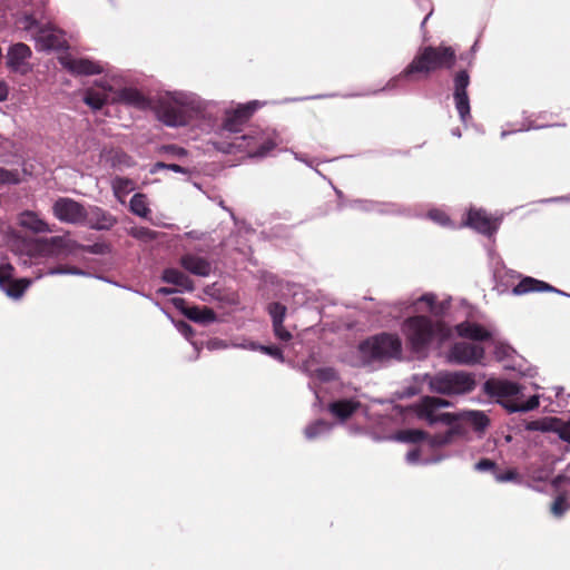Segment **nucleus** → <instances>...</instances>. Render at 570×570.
Here are the masks:
<instances>
[{"instance_id":"nucleus-49","label":"nucleus","mask_w":570,"mask_h":570,"mask_svg":"<svg viewBox=\"0 0 570 570\" xmlns=\"http://www.w3.org/2000/svg\"><path fill=\"white\" fill-rule=\"evenodd\" d=\"M178 331L185 335L186 337L190 336L193 334V328L189 324L185 323V322H180L178 325Z\"/></svg>"},{"instance_id":"nucleus-15","label":"nucleus","mask_w":570,"mask_h":570,"mask_svg":"<svg viewBox=\"0 0 570 570\" xmlns=\"http://www.w3.org/2000/svg\"><path fill=\"white\" fill-rule=\"evenodd\" d=\"M258 106L259 101L254 100L245 106H239L233 111L226 112L223 121V129L229 132H239L242 130V126L249 119Z\"/></svg>"},{"instance_id":"nucleus-31","label":"nucleus","mask_w":570,"mask_h":570,"mask_svg":"<svg viewBox=\"0 0 570 570\" xmlns=\"http://www.w3.org/2000/svg\"><path fill=\"white\" fill-rule=\"evenodd\" d=\"M559 424V419L544 417L541 420H533L527 423L525 430L528 431H542V432H554L556 425Z\"/></svg>"},{"instance_id":"nucleus-46","label":"nucleus","mask_w":570,"mask_h":570,"mask_svg":"<svg viewBox=\"0 0 570 570\" xmlns=\"http://www.w3.org/2000/svg\"><path fill=\"white\" fill-rule=\"evenodd\" d=\"M429 217L440 225H446L449 222L448 216L443 212L438 209L431 210L429 213Z\"/></svg>"},{"instance_id":"nucleus-23","label":"nucleus","mask_w":570,"mask_h":570,"mask_svg":"<svg viewBox=\"0 0 570 570\" xmlns=\"http://www.w3.org/2000/svg\"><path fill=\"white\" fill-rule=\"evenodd\" d=\"M111 101L124 102L126 105L134 106L140 109H144L147 106V100L144 97V95L134 88H124L121 90L114 92Z\"/></svg>"},{"instance_id":"nucleus-48","label":"nucleus","mask_w":570,"mask_h":570,"mask_svg":"<svg viewBox=\"0 0 570 570\" xmlns=\"http://www.w3.org/2000/svg\"><path fill=\"white\" fill-rule=\"evenodd\" d=\"M420 460V451L414 449V450H411L407 454H406V461L407 463L410 464H414V463H417Z\"/></svg>"},{"instance_id":"nucleus-41","label":"nucleus","mask_w":570,"mask_h":570,"mask_svg":"<svg viewBox=\"0 0 570 570\" xmlns=\"http://www.w3.org/2000/svg\"><path fill=\"white\" fill-rule=\"evenodd\" d=\"M474 469L479 472H492L494 475L497 472V464L490 459H481L475 463Z\"/></svg>"},{"instance_id":"nucleus-3","label":"nucleus","mask_w":570,"mask_h":570,"mask_svg":"<svg viewBox=\"0 0 570 570\" xmlns=\"http://www.w3.org/2000/svg\"><path fill=\"white\" fill-rule=\"evenodd\" d=\"M456 59L455 50L448 46H426L421 48L407 67L386 83V89H394L401 79L413 80L416 75L428 77L438 69H450Z\"/></svg>"},{"instance_id":"nucleus-8","label":"nucleus","mask_w":570,"mask_h":570,"mask_svg":"<svg viewBox=\"0 0 570 570\" xmlns=\"http://www.w3.org/2000/svg\"><path fill=\"white\" fill-rule=\"evenodd\" d=\"M191 98L183 92L166 94L160 97L157 105V116L169 127H179L187 124Z\"/></svg>"},{"instance_id":"nucleus-34","label":"nucleus","mask_w":570,"mask_h":570,"mask_svg":"<svg viewBox=\"0 0 570 570\" xmlns=\"http://www.w3.org/2000/svg\"><path fill=\"white\" fill-rule=\"evenodd\" d=\"M303 370L311 375L316 376L318 380L323 382H330L337 377L336 371L333 367H321L316 368L314 372L309 371L308 363L305 362L303 364Z\"/></svg>"},{"instance_id":"nucleus-16","label":"nucleus","mask_w":570,"mask_h":570,"mask_svg":"<svg viewBox=\"0 0 570 570\" xmlns=\"http://www.w3.org/2000/svg\"><path fill=\"white\" fill-rule=\"evenodd\" d=\"M85 224L91 229L109 230L117 224V218L100 207L89 206Z\"/></svg>"},{"instance_id":"nucleus-21","label":"nucleus","mask_w":570,"mask_h":570,"mask_svg":"<svg viewBox=\"0 0 570 570\" xmlns=\"http://www.w3.org/2000/svg\"><path fill=\"white\" fill-rule=\"evenodd\" d=\"M99 87V89H87L83 97V101L94 110H99L107 102L111 101L110 94L112 92V88L106 82H101Z\"/></svg>"},{"instance_id":"nucleus-10","label":"nucleus","mask_w":570,"mask_h":570,"mask_svg":"<svg viewBox=\"0 0 570 570\" xmlns=\"http://www.w3.org/2000/svg\"><path fill=\"white\" fill-rule=\"evenodd\" d=\"M73 242L63 236L50 238H39L26 244V255L20 256L23 265H28L30 259L36 256H59L71 250Z\"/></svg>"},{"instance_id":"nucleus-32","label":"nucleus","mask_w":570,"mask_h":570,"mask_svg":"<svg viewBox=\"0 0 570 570\" xmlns=\"http://www.w3.org/2000/svg\"><path fill=\"white\" fill-rule=\"evenodd\" d=\"M111 186L115 196L122 203V197L134 189V181L125 177H116Z\"/></svg>"},{"instance_id":"nucleus-42","label":"nucleus","mask_w":570,"mask_h":570,"mask_svg":"<svg viewBox=\"0 0 570 570\" xmlns=\"http://www.w3.org/2000/svg\"><path fill=\"white\" fill-rule=\"evenodd\" d=\"M273 331H274V334L275 336L283 341V342H288L291 338H292V334L289 331H287L285 327H284V324L281 323V324H274L273 325Z\"/></svg>"},{"instance_id":"nucleus-28","label":"nucleus","mask_w":570,"mask_h":570,"mask_svg":"<svg viewBox=\"0 0 570 570\" xmlns=\"http://www.w3.org/2000/svg\"><path fill=\"white\" fill-rule=\"evenodd\" d=\"M20 225L35 233H51L49 225L32 212H26L20 216Z\"/></svg>"},{"instance_id":"nucleus-24","label":"nucleus","mask_w":570,"mask_h":570,"mask_svg":"<svg viewBox=\"0 0 570 570\" xmlns=\"http://www.w3.org/2000/svg\"><path fill=\"white\" fill-rule=\"evenodd\" d=\"M556 292L559 294H563L561 291L554 288L553 286L549 285L548 283H544L542 281H538L532 277H524L513 289V294L515 295H522L530 292Z\"/></svg>"},{"instance_id":"nucleus-29","label":"nucleus","mask_w":570,"mask_h":570,"mask_svg":"<svg viewBox=\"0 0 570 570\" xmlns=\"http://www.w3.org/2000/svg\"><path fill=\"white\" fill-rule=\"evenodd\" d=\"M129 209L134 215L141 218H148L151 213L147 202V196L140 193H137L131 197L129 202Z\"/></svg>"},{"instance_id":"nucleus-18","label":"nucleus","mask_w":570,"mask_h":570,"mask_svg":"<svg viewBox=\"0 0 570 570\" xmlns=\"http://www.w3.org/2000/svg\"><path fill=\"white\" fill-rule=\"evenodd\" d=\"M31 49L23 42L12 45L7 52V66L12 71H23L27 61L31 58Z\"/></svg>"},{"instance_id":"nucleus-22","label":"nucleus","mask_w":570,"mask_h":570,"mask_svg":"<svg viewBox=\"0 0 570 570\" xmlns=\"http://www.w3.org/2000/svg\"><path fill=\"white\" fill-rule=\"evenodd\" d=\"M161 279L165 283L177 286L178 292H193L195 286L193 279L184 272L177 268H166L163 272Z\"/></svg>"},{"instance_id":"nucleus-12","label":"nucleus","mask_w":570,"mask_h":570,"mask_svg":"<svg viewBox=\"0 0 570 570\" xmlns=\"http://www.w3.org/2000/svg\"><path fill=\"white\" fill-rule=\"evenodd\" d=\"M52 212L58 220L72 225L85 224L87 217V208L68 197L58 198L52 206Z\"/></svg>"},{"instance_id":"nucleus-13","label":"nucleus","mask_w":570,"mask_h":570,"mask_svg":"<svg viewBox=\"0 0 570 570\" xmlns=\"http://www.w3.org/2000/svg\"><path fill=\"white\" fill-rule=\"evenodd\" d=\"M30 278H13V267L10 264L0 265V288L11 298H20L31 284Z\"/></svg>"},{"instance_id":"nucleus-45","label":"nucleus","mask_w":570,"mask_h":570,"mask_svg":"<svg viewBox=\"0 0 570 570\" xmlns=\"http://www.w3.org/2000/svg\"><path fill=\"white\" fill-rule=\"evenodd\" d=\"M259 351H262L263 353H265L281 362L284 361L283 352L277 346H264L263 345V346H259Z\"/></svg>"},{"instance_id":"nucleus-37","label":"nucleus","mask_w":570,"mask_h":570,"mask_svg":"<svg viewBox=\"0 0 570 570\" xmlns=\"http://www.w3.org/2000/svg\"><path fill=\"white\" fill-rule=\"evenodd\" d=\"M48 275H86V273L73 266H57L47 272Z\"/></svg>"},{"instance_id":"nucleus-5","label":"nucleus","mask_w":570,"mask_h":570,"mask_svg":"<svg viewBox=\"0 0 570 570\" xmlns=\"http://www.w3.org/2000/svg\"><path fill=\"white\" fill-rule=\"evenodd\" d=\"M483 390L490 396L498 397L499 403L510 413L528 412L539 405L537 395L524 400L522 387L513 382L491 379L484 383Z\"/></svg>"},{"instance_id":"nucleus-33","label":"nucleus","mask_w":570,"mask_h":570,"mask_svg":"<svg viewBox=\"0 0 570 570\" xmlns=\"http://www.w3.org/2000/svg\"><path fill=\"white\" fill-rule=\"evenodd\" d=\"M128 234L137 240L150 243L158 237V233L147 227H131Z\"/></svg>"},{"instance_id":"nucleus-25","label":"nucleus","mask_w":570,"mask_h":570,"mask_svg":"<svg viewBox=\"0 0 570 570\" xmlns=\"http://www.w3.org/2000/svg\"><path fill=\"white\" fill-rule=\"evenodd\" d=\"M361 403L356 400H337L328 405V411L340 419L341 421L347 420L356 410H358Z\"/></svg>"},{"instance_id":"nucleus-54","label":"nucleus","mask_w":570,"mask_h":570,"mask_svg":"<svg viewBox=\"0 0 570 570\" xmlns=\"http://www.w3.org/2000/svg\"><path fill=\"white\" fill-rule=\"evenodd\" d=\"M259 346L258 344L254 343V342H249L248 344H244L242 345V347L244 348H249V350H259Z\"/></svg>"},{"instance_id":"nucleus-1","label":"nucleus","mask_w":570,"mask_h":570,"mask_svg":"<svg viewBox=\"0 0 570 570\" xmlns=\"http://www.w3.org/2000/svg\"><path fill=\"white\" fill-rule=\"evenodd\" d=\"M448 406H450L449 401L436 396H425L414 405V411L419 419L425 420L431 425L442 423L450 426L444 433H439L433 436L431 443L434 446L451 443L454 435L460 433L458 426H454L455 422H465L476 431L484 430L489 424L487 415L481 411L469 410L458 413L439 412L440 409Z\"/></svg>"},{"instance_id":"nucleus-40","label":"nucleus","mask_w":570,"mask_h":570,"mask_svg":"<svg viewBox=\"0 0 570 570\" xmlns=\"http://www.w3.org/2000/svg\"><path fill=\"white\" fill-rule=\"evenodd\" d=\"M568 509V504L563 497H558L551 505V513L556 518H561L566 510Z\"/></svg>"},{"instance_id":"nucleus-19","label":"nucleus","mask_w":570,"mask_h":570,"mask_svg":"<svg viewBox=\"0 0 570 570\" xmlns=\"http://www.w3.org/2000/svg\"><path fill=\"white\" fill-rule=\"evenodd\" d=\"M466 225L479 233L492 235L498 228V220L491 218L482 209H470Z\"/></svg>"},{"instance_id":"nucleus-43","label":"nucleus","mask_w":570,"mask_h":570,"mask_svg":"<svg viewBox=\"0 0 570 570\" xmlns=\"http://www.w3.org/2000/svg\"><path fill=\"white\" fill-rule=\"evenodd\" d=\"M494 478L498 482H510L517 481L519 479V475L514 470H508L503 473L497 470Z\"/></svg>"},{"instance_id":"nucleus-11","label":"nucleus","mask_w":570,"mask_h":570,"mask_svg":"<svg viewBox=\"0 0 570 570\" xmlns=\"http://www.w3.org/2000/svg\"><path fill=\"white\" fill-rule=\"evenodd\" d=\"M277 145L269 134L263 130H252L248 134L235 137L230 144L238 150H247L249 157H265Z\"/></svg>"},{"instance_id":"nucleus-14","label":"nucleus","mask_w":570,"mask_h":570,"mask_svg":"<svg viewBox=\"0 0 570 570\" xmlns=\"http://www.w3.org/2000/svg\"><path fill=\"white\" fill-rule=\"evenodd\" d=\"M470 83V77L465 70L459 71L454 76V101L462 122H466L470 116V101L466 89Z\"/></svg>"},{"instance_id":"nucleus-4","label":"nucleus","mask_w":570,"mask_h":570,"mask_svg":"<svg viewBox=\"0 0 570 570\" xmlns=\"http://www.w3.org/2000/svg\"><path fill=\"white\" fill-rule=\"evenodd\" d=\"M455 328L461 337L469 338L472 342H455L446 354L448 361L460 365H473L481 362L484 356V348L480 343L491 340L492 333L483 326L468 321L458 324Z\"/></svg>"},{"instance_id":"nucleus-52","label":"nucleus","mask_w":570,"mask_h":570,"mask_svg":"<svg viewBox=\"0 0 570 570\" xmlns=\"http://www.w3.org/2000/svg\"><path fill=\"white\" fill-rule=\"evenodd\" d=\"M8 97V87L4 82L0 81V101L6 100Z\"/></svg>"},{"instance_id":"nucleus-53","label":"nucleus","mask_w":570,"mask_h":570,"mask_svg":"<svg viewBox=\"0 0 570 570\" xmlns=\"http://www.w3.org/2000/svg\"><path fill=\"white\" fill-rule=\"evenodd\" d=\"M185 237L193 238V239H203L204 234L199 233L197 230H190L185 233Z\"/></svg>"},{"instance_id":"nucleus-7","label":"nucleus","mask_w":570,"mask_h":570,"mask_svg":"<svg viewBox=\"0 0 570 570\" xmlns=\"http://www.w3.org/2000/svg\"><path fill=\"white\" fill-rule=\"evenodd\" d=\"M402 344L397 336L380 334L363 341L357 347L360 365H370L401 355Z\"/></svg>"},{"instance_id":"nucleus-55","label":"nucleus","mask_w":570,"mask_h":570,"mask_svg":"<svg viewBox=\"0 0 570 570\" xmlns=\"http://www.w3.org/2000/svg\"><path fill=\"white\" fill-rule=\"evenodd\" d=\"M225 344L220 341H214L210 343V348H218V347H224Z\"/></svg>"},{"instance_id":"nucleus-38","label":"nucleus","mask_w":570,"mask_h":570,"mask_svg":"<svg viewBox=\"0 0 570 570\" xmlns=\"http://www.w3.org/2000/svg\"><path fill=\"white\" fill-rule=\"evenodd\" d=\"M513 353L514 350L511 346L501 342H495L494 354L498 360L503 361L505 358H510Z\"/></svg>"},{"instance_id":"nucleus-30","label":"nucleus","mask_w":570,"mask_h":570,"mask_svg":"<svg viewBox=\"0 0 570 570\" xmlns=\"http://www.w3.org/2000/svg\"><path fill=\"white\" fill-rule=\"evenodd\" d=\"M332 428V423L326 422L324 420H317L305 428L304 434L307 440H314L318 436L330 433Z\"/></svg>"},{"instance_id":"nucleus-47","label":"nucleus","mask_w":570,"mask_h":570,"mask_svg":"<svg viewBox=\"0 0 570 570\" xmlns=\"http://www.w3.org/2000/svg\"><path fill=\"white\" fill-rule=\"evenodd\" d=\"M155 168L156 169L157 168H167V169H170V170H173L175 173H180V174H187V171H188L186 168H184V167H181V166H179L177 164H169V165H167L165 163H157L155 165Z\"/></svg>"},{"instance_id":"nucleus-56","label":"nucleus","mask_w":570,"mask_h":570,"mask_svg":"<svg viewBox=\"0 0 570 570\" xmlns=\"http://www.w3.org/2000/svg\"><path fill=\"white\" fill-rule=\"evenodd\" d=\"M431 14H432V11H430L429 14L423 19V21L421 23V29H424L425 23H426L428 19L431 17Z\"/></svg>"},{"instance_id":"nucleus-57","label":"nucleus","mask_w":570,"mask_h":570,"mask_svg":"<svg viewBox=\"0 0 570 570\" xmlns=\"http://www.w3.org/2000/svg\"><path fill=\"white\" fill-rule=\"evenodd\" d=\"M453 135H455V136L460 137V136H461V132H460V130H453Z\"/></svg>"},{"instance_id":"nucleus-6","label":"nucleus","mask_w":570,"mask_h":570,"mask_svg":"<svg viewBox=\"0 0 570 570\" xmlns=\"http://www.w3.org/2000/svg\"><path fill=\"white\" fill-rule=\"evenodd\" d=\"M403 332L412 350L416 353L424 352L434 338L445 340L449 328L439 322L417 315L405 320Z\"/></svg>"},{"instance_id":"nucleus-20","label":"nucleus","mask_w":570,"mask_h":570,"mask_svg":"<svg viewBox=\"0 0 570 570\" xmlns=\"http://www.w3.org/2000/svg\"><path fill=\"white\" fill-rule=\"evenodd\" d=\"M62 66L76 75H97L102 72L100 65L82 58L63 57L61 59Z\"/></svg>"},{"instance_id":"nucleus-36","label":"nucleus","mask_w":570,"mask_h":570,"mask_svg":"<svg viewBox=\"0 0 570 570\" xmlns=\"http://www.w3.org/2000/svg\"><path fill=\"white\" fill-rule=\"evenodd\" d=\"M425 438V433L421 430H403L397 432L395 440L407 443H416Z\"/></svg>"},{"instance_id":"nucleus-17","label":"nucleus","mask_w":570,"mask_h":570,"mask_svg":"<svg viewBox=\"0 0 570 570\" xmlns=\"http://www.w3.org/2000/svg\"><path fill=\"white\" fill-rule=\"evenodd\" d=\"M179 264L185 271L200 277L209 276L213 271V265L207 258L193 253L181 255Z\"/></svg>"},{"instance_id":"nucleus-27","label":"nucleus","mask_w":570,"mask_h":570,"mask_svg":"<svg viewBox=\"0 0 570 570\" xmlns=\"http://www.w3.org/2000/svg\"><path fill=\"white\" fill-rule=\"evenodd\" d=\"M184 315L199 324H210L216 321V314L208 307L191 306L184 309Z\"/></svg>"},{"instance_id":"nucleus-51","label":"nucleus","mask_w":570,"mask_h":570,"mask_svg":"<svg viewBox=\"0 0 570 570\" xmlns=\"http://www.w3.org/2000/svg\"><path fill=\"white\" fill-rule=\"evenodd\" d=\"M176 292H178V291L176 288H171V287H160L157 289V294L163 295V296L171 295Z\"/></svg>"},{"instance_id":"nucleus-50","label":"nucleus","mask_w":570,"mask_h":570,"mask_svg":"<svg viewBox=\"0 0 570 570\" xmlns=\"http://www.w3.org/2000/svg\"><path fill=\"white\" fill-rule=\"evenodd\" d=\"M85 250L91 254H102L104 253V245L102 244H94L91 246L83 247Z\"/></svg>"},{"instance_id":"nucleus-39","label":"nucleus","mask_w":570,"mask_h":570,"mask_svg":"<svg viewBox=\"0 0 570 570\" xmlns=\"http://www.w3.org/2000/svg\"><path fill=\"white\" fill-rule=\"evenodd\" d=\"M554 432L562 441L570 443V419L567 422H561L559 420V424L556 425Z\"/></svg>"},{"instance_id":"nucleus-2","label":"nucleus","mask_w":570,"mask_h":570,"mask_svg":"<svg viewBox=\"0 0 570 570\" xmlns=\"http://www.w3.org/2000/svg\"><path fill=\"white\" fill-rule=\"evenodd\" d=\"M32 1L36 8L19 13L16 19L17 28L30 35L38 50L49 51L67 48L65 33L49 20L46 11V0Z\"/></svg>"},{"instance_id":"nucleus-9","label":"nucleus","mask_w":570,"mask_h":570,"mask_svg":"<svg viewBox=\"0 0 570 570\" xmlns=\"http://www.w3.org/2000/svg\"><path fill=\"white\" fill-rule=\"evenodd\" d=\"M428 377L431 391L439 394H465L475 387L473 375L463 371H443Z\"/></svg>"},{"instance_id":"nucleus-44","label":"nucleus","mask_w":570,"mask_h":570,"mask_svg":"<svg viewBox=\"0 0 570 570\" xmlns=\"http://www.w3.org/2000/svg\"><path fill=\"white\" fill-rule=\"evenodd\" d=\"M18 173H13L3 168H0V181L8 184H16L19 181Z\"/></svg>"},{"instance_id":"nucleus-26","label":"nucleus","mask_w":570,"mask_h":570,"mask_svg":"<svg viewBox=\"0 0 570 570\" xmlns=\"http://www.w3.org/2000/svg\"><path fill=\"white\" fill-rule=\"evenodd\" d=\"M414 312H430L434 315H441L446 308V303H436L433 294H424L414 303Z\"/></svg>"},{"instance_id":"nucleus-35","label":"nucleus","mask_w":570,"mask_h":570,"mask_svg":"<svg viewBox=\"0 0 570 570\" xmlns=\"http://www.w3.org/2000/svg\"><path fill=\"white\" fill-rule=\"evenodd\" d=\"M267 311L272 317L273 325L284 323L286 312H287V308L285 305L274 302L267 306Z\"/></svg>"}]
</instances>
